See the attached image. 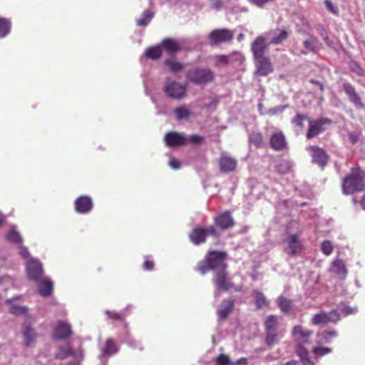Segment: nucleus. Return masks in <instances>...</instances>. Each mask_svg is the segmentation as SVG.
I'll use <instances>...</instances> for the list:
<instances>
[{
    "mask_svg": "<svg viewBox=\"0 0 365 365\" xmlns=\"http://www.w3.org/2000/svg\"><path fill=\"white\" fill-rule=\"evenodd\" d=\"M227 256V254L225 251L210 250L205 259L197 263L195 269L205 274L210 270L227 269V264L225 262Z\"/></svg>",
    "mask_w": 365,
    "mask_h": 365,
    "instance_id": "f257e3e1",
    "label": "nucleus"
},
{
    "mask_svg": "<svg viewBox=\"0 0 365 365\" xmlns=\"http://www.w3.org/2000/svg\"><path fill=\"white\" fill-rule=\"evenodd\" d=\"M186 78L196 85H206L213 81L215 73L210 68L197 67L187 72Z\"/></svg>",
    "mask_w": 365,
    "mask_h": 365,
    "instance_id": "f03ea898",
    "label": "nucleus"
},
{
    "mask_svg": "<svg viewBox=\"0 0 365 365\" xmlns=\"http://www.w3.org/2000/svg\"><path fill=\"white\" fill-rule=\"evenodd\" d=\"M208 235L218 238L220 236V233L214 225H210L206 227L196 226L190 232L188 237L193 245H200L206 242Z\"/></svg>",
    "mask_w": 365,
    "mask_h": 365,
    "instance_id": "7ed1b4c3",
    "label": "nucleus"
},
{
    "mask_svg": "<svg viewBox=\"0 0 365 365\" xmlns=\"http://www.w3.org/2000/svg\"><path fill=\"white\" fill-rule=\"evenodd\" d=\"M365 188V182L363 176L359 172H352L346 176L342 183V190L344 194L350 195L361 192Z\"/></svg>",
    "mask_w": 365,
    "mask_h": 365,
    "instance_id": "20e7f679",
    "label": "nucleus"
},
{
    "mask_svg": "<svg viewBox=\"0 0 365 365\" xmlns=\"http://www.w3.org/2000/svg\"><path fill=\"white\" fill-rule=\"evenodd\" d=\"M214 283L216 287L217 292H226L233 289L235 292L242 291V287L235 286L228 277V273L226 269H220L215 272Z\"/></svg>",
    "mask_w": 365,
    "mask_h": 365,
    "instance_id": "39448f33",
    "label": "nucleus"
},
{
    "mask_svg": "<svg viewBox=\"0 0 365 365\" xmlns=\"http://www.w3.org/2000/svg\"><path fill=\"white\" fill-rule=\"evenodd\" d=\"M163 91L168 98L180 100L185 96L187 88L185 85L167 78L164 83Z\"/></svg>",
    "mask_w": 365,
    "mask_h": 365,
    "instance_id": "423d86ee",
    "label": "nucleus"
},
{
    "mask_svg": "<svg viewBox=\"0 0 365 365\" xmlns=\"http://www.w3.org/2000/svg\"><path fill=\"white\" fill-rule=\"evenodd\" d=\"M292 336L297 344L296 351L299 349H305L304 345L312 343L311 338L313 335L312 330L307 329L301 325H296L292 329Z\"/></svg>",
    "mask_w": 365,
    "mask_h": 365,
    "instance_id": "0eeeda50",
    "label": "nucleus"
},
{
    "mask_svg": "<svg viewBox=\"0 0 365 365\" xmlns=\"http://www.w3.org/2000/svg\"><path fill=\"white\" fill-rule=\"evenodd\" d=\"M341 319L340 313L337 309L329 312H321L315 314L311 320L313 325H327L329 323L336 324Z\"/></svg>",
    "mask_w": 365,
    "mask_h": 365,
    "instance_id": "6e6552de",
    "label": "nucleus"
},
{
    "mask_svg": "<svg viewBox=\"0 0 365 365\" xmlns=\"http://www.w3.org/2000/svg\"><path fill=\"white\" fill-rule=\"evenodd\" d=\"M299 234H292L287 238L284 239L282 242L286 245L284 251L289 256L294 257L304 250V245L300 240Z\"/></svg>",
    "mask_w": 365,
    "mask_h": 365,
    "instance_id": "1a4fd4ad",
    "label": "nucleus"
},
{
    "mask_svg": "<svg viewBox=\"0 0 365 365\" xmlns=\"http://www.w3.org/2000/svg\"><path fill=\"white\" fill-rule=\"evenodd\" d=\"M332 120L327 118H321L317 120H309V128L306 134L307 139H312L319 133L325 131L326 125H330Z\"/></svg>",
    "mask_w": 365,
    "mask_h": 365,
    "instance_id": "9d476101",
    "label": "nucleus"
},
{
    "mask_svg": "<svg viewBox=\"0 0 365 365\" xmlns=\"http://www.w3.org/2000/svg\"><path fill=\"white\" fill-rule=\"evenodd\" d=\"M233 31L227 29H214L209 34V40L211 45H218L230 42L233 39Z\"/></svg>",
    "mask_w": 365,
    "mask_h": 365,
    "instance_id": "9b49d317",
    "label": "nucleus"
},
{
    "mask_svg": "<svg viewBox=\"0 0 365 365\" xmlns=\"http://www.w3.org/2000/svg\"><path fill=\"white\" fill-rule=\"evenodd\" d=\"M219 170L222 173H230L235 172L237 167V160L228 155L227 153H222L217 160Z\"/></svg>",
    "mask_w": 365,
    "mask_h": 365,
    "instance_id": "f8f14e48",
    "label": "nucleus"
},
{
    "mask_svg": "<svg viewBox=\"0 0 365 365\" xmlns=\"http://www.w3.org/2000/svg\"><path fill=\"white\" fill-rule=\"evenodd\" d=\"M215 227H218L222 231L229 230L235 225V220L231 215L230 212L225 211L214 217Z\"/></svg>",
    "mask_w": 365,
    "mask_h": 365,
    "instance_id": "ddd939ff",
    "label": "nucleus"
},
{
    "mask_svg": "<svg viewBox=\"0 0 365 365\" xmlns=\"http://www.w3.org/2000/svg\"><path fill=\"white\" fill-rule=\"evenodd\" d=\"M313 163L324 168L328 163L329 155L327 152L319 146L312 145L308 148Z\"/></svg>",
    "mask_w": 365,
    "mask_h": 365,
    "instance_id": "4468645a",
    "label": "nucleus"
},
{
    "mask_svg": "<svg viewBox=\"0 0 365 365\" xmlns=\"http://www.w3.org/2000/svg\"><path fill=\"white\" fill-rule=\"evenodd\" d=\"M186 138L184 134L177 131H169L164 137V141L168 147L175 148L186 144Z\"/></svg>",
    "mask_w": 365,
    "mask_h": 365,
    "instance_id": "2eb2a0df",
    "label": "nucleus"
},
{
    "mask_svg": "<svg viewBox=\"0 0 365 365\" xmlns=\"http://www.w3.org/2000/svg\"><path fill=\"white\" fill-rule=\"evenodd\" d=\"M256 75L266 76L273 71L272 63L266 56L255 58Z\"/></svg>",
    "mask_w": 365,
    "mask_h": 365,
    "instance_id": "dca6fc26",
    "label": "nucleus"
},
{
    "mask_svg": "<svg viewBox=\"0 0 365 365\" xmlns=\"http://www.w3.org/2000/svg\"><path fill=\"white\" fill-rule=\"evenodd\" d=\"M268 46L269 45L266 43V40L263 36L257 37L251 46L254 58L264 56L265 53L268 50Z\"/></svg>",
    "mask_w": 365,
    "mask_h": 365,
    "instance_id": "f3484780",
    "label": "nucleus"
},
{
    "mask_svg": "<svg viewBox=\"0 0 365 365\" xmlns=\"http://www.w3.org/2000/svg\"><path fill=\"white\" fill-rule=\"evenodd\" d=\"M75 210L78 213L87 214L93 208L92 199L88 196H80L74 202Z\"/></svg>",
    "mask_w": 365,
    "mask_h": 365,
    "instance_id": "a211bd4d",
    "label": "nucleus"
},
{
    "mask_svg": "<svg viewBox=\"0 0 365 365\" xmlns=\"http://www.w3.org/2000/svg\"><path fill=\"white\" fill-rule=\"evenodd\" d=\"M270 148L274 151L284 150L287 147L285 135L282 132L272 134L269 139Z\"/></svg>",
    "mask_w": 365,
    "mask_h": 365,
    "instance_id": "6ab92c4d",
    "label": "nucleus"
},
{
    "mask_svg": "<svg viewBox=\"0 0 365 365\" xmlns=\"http://www.w3.org/2000/svg\"><path fill=\"white\" fill-rule=\"evenodd\" d=\"M72 334L71 327L69 324L60 321L58 322L53 332V339L56 340L64 339Z\"/></svg>",
    "mask_w": 365,
    "mask_h": 365,
    "instance_id": "aec40b11",
    "label": "nucleus"
},
{
    "mask_svg": "<svg viewBox=\"0 0 365 365\" xmlns=\"http://www.w3.org/2000/svg\"><path fill=\"white\" fill-rule=\"evenodd\" d=\"M26 270L29 278L35 281L39 279L43 272L41 264L36 259H31L27 263Z\"/></svg>",
    "mask_w": 365,
    "mask_h": 365,
    "instance_id": "412c9836",
    "label": "nucleus"
},
{
    "mask_svg": "<svg viewBox=\"0 0 365 365\" xmlns=\"http://www.w3.org/2000/svg\"><path fill=\"white\" fill-rule=\"evenodd\" d=\"M234 306L235 300L233 299L229 298L222 300L217 311L219 319L222 321L225 320L233 310Z\"/></svg>",
    "mask_w": 365,
    "mask_h": 365,
    "instance_id": "4be33fe9",
    "label": "nucleus"
},
{
    "mask_svg": "<svg viewBox=\"0 0 365 365\" xmlns=\"http://www.w3.org/2000/svg\"><path fill=\"white\" fill-rule=\"evenodd\" d=\"M343 89L346 94L348 96L350 101L354 104L357 108H363L364 104L361 101V98L359 95L356 93L355 88L349 83H345L343 85Z\"/></svg>",
    "mask_w": 365,
    "mask_h": 365,
    "instance_id": "5701e85b",
    "label": "nucleus"
},
{
    "mask_svg": "<svg viewBox=\"0 0 365 365\" xmlns=\"http://www.w3.org/2000/svg\"><path fill=\"white\" fill-rule=\"evenodd\" d=\"M303 46L306 51H302L301 53L307 55L308 52L316 53L321 46V43L317 37L309 35V37L304 41Z\"/></svg>",
    "mask_w": 365,
    "mask_h": 365,
    "instance_id": "b1692460",
    "label": "nucleus"
},
{
    "mask_svg": "<svg viewBox=\"0 0 365 365\" xmlns=\"http://www.w3.org/2000/svg\"><path fill=\"white\" fill-rule=\"evenodd\" d=\"M21 334L23 335L26 346H29L37 336V334L35 330L31 327V324L27 322L23 324Z\"/></svg>",
    "mask_w": 365,
    "mask_h": 365,
    "instance_id": "393cba45",
    "label": "nucleus"
},
{
    "mask_svg": "<svg viewBox=\"0 0 365 365\" xmlns=\"http://www.w3.org/2000/svg\"><path fill=\"white\" fill-rule=\"evenodd\" d=\"M101 355L105 357L110 356L118 351V347L115 341L109 338L106 341L104 346L101 348Z\"/></svg>",
    "mask_w": 365,
    "mask_h": 365,
    "instance_id": "a878e982",
    "label": "nucleus"
},
{
    "mask_svg": "<svg viewBox=\"0 0 365 365\" xmlns=\"http://www.w3.org/2000/svg\"><path fill=\"white\" fill-rule=\"evenodd\" d=\"M161 48H164L170 53H176L180 50V44L178 41L171 38H166L162 41Z\"/></svg>",
    "mask_w": 365,
    "mask_h": 365,
    "instance_id": "bb28decb",
    "label": "nucleus"
},
{
    "mask_svg": "<svg viewBox=\"0 0 365 365\" xmlns=\"http://www.w3.org/2000/svg\"><path fill=\"white\" fill-rule=\"evenodd\" d=\"M6 240L14 244L21 245L23 242V239L20 235V233L16 230L15 226H12L6 234Z\"/></svg>",
    "mask_w": 365,
    "mask_h": 365,
    "instance_id": "cd10ccee",
    "label": "nucleus"
},
{
    "mask_svg": "<svg viewBox=\"0 0 365 365\" xmlns=\"http://www.w3.org/2000/svg\"><path fill=\"white\" fill-rule=\"evenodd\" d=\"M38 290L41 295L48 297L53 292V283L50 280H42L38 284Z\"/></svg>",
    "mask_w": 365,
    "mask_h": 365,
    "instance_id": "c85d7f7f",
    "label": "nucleus"
},
{
    "mask_svg": "<svg viewBox=\"0 0 365 365\" xmlns=\"http://www.w3.org/2000/svg\"><path fill=\"white\" fill-rule=\"evenodd\" d=\"M252 297L255 299V303L258 309L269 305V302L264 294L258 289H254L252 292Z\"/></svg>",
    "mask_w": 365,
    "mask_h": 365,
    "instance_id": "c756f323",
    "label": "nucleus"
},
{
    "mask_svg": "<svg viewBox=\"0 0 365 365\" xmlns=\"http://www.w3.org/2000/svg\"><path fill=\"white\" fill-rule=\"evenodd\" d=\"M145 56L152 60H158L162 56V48L160 45L149 47L145 52Z\"/></svg>",
    "mask_w": 365,
    "mask_h": 365,
    "instance_id": "7c9ffc66",
    "label": "nucleus"
},
{
    "mask_svg": "<svg viewBox=\"0 0 365 365\" xmlns=\"http://www.w3.org/2000/svg\"><path fill=\"white\" fill-rule=\"evenodd\" d=\"M265 343L267 346H272L278 342L279 336L280 335L279 329L268 330L265 331Z\"/></svg>",
    "mask_w": 365,
    "mask_h": 365,
    "instance_id": "2f4dec72",
    "label": "nucleus"
},
{
    "mask_svg": "<svg viewBox=\"0 0 365 365\" xmlns=\"http://www.w3.org/2000/svg\"><path fill=\"white\" fill-rule=\"evenodd\" d=\"M73 355V351L70 344L66 346H59L55 354V358L60 360H63L70 356Z\"/></svg>",
    "mask_w": 365,
    "mask_h": 365,
    "instance_id": "473e14b6",
    "label": "nucleus"
},
{
    "mask_svg": "<svg viewBox=\"0 0 365 365\" xmlns=\"http://www.w3.org/2000/svg\"><path fill=\"white\" fill-rule=\"evenodd\" d=\"M277 302L280 310L284 313H288L292 309V301L289 299L280 296Z\"/></svg>",
    "mask_w": 365,
    "mask_h": 365,
    "instance_id": "72a5a7b5",
    "label": "nucleus"
},
{
    "mask_svg": "<svg viewBox=\"0 0 365 365\" xmlns=\"http://www.w3.org/2000/svg\"><path fill=\"white\" fill-rule=\"evenodd\" d=\"M279 319L277 316L269 315L264 323L265 331L279 329Z\"/></svg>",
    "mask_w": 365,
    "mask_h": 365,
    "instance_id": "f704fd0d",
    "label": "nucleus"
},
{
    "mask_svg": "<svg viewBox=\"0 0 365 365\" xmlns=\"http://www.w3.org/2000/svg\"><path fill=\"white\" fill-rule=\"evenodd\" d=\"M11 22L10 19L4 17H0V38H4L10 32Z\"/></svg>",
    "mask_w": 365,
    "mask_h": 365,
    "instance_id": "c9c22d12",
    "label": "nucleus"
},
{
    "mask_svg": "<svg viewBox=\"0 0 365 365\" xmlns=\"http://www.w3.org/2000/svg\"><path fill=\"white\" fill-rule=\"evenodd\" d=\"M249 141L255 148H261L264 145L263 135L260 132H252L249 137Z\"/></svg>",
    "mask_w": 365,
    "mask_h": 365,
    "instance_id": "e433bc0d",
    "label": "nucleus"
},
{
    "mask_svg": "<svg viewBox=\"0 0 365 365\" xmlns=\"http://www.w3.org/2000/svg\"><path fill=\"white\" fill-rule=\"evenodd\" d=\"M174 113L178 120L187 119L191 115V113L186 106H180L175 108Z\"/></svg>",
    "mask_w": 365,
    "mask_h": 365,
    "instance_id": "4c0bfd02",
    "label": "nucleus"
},
{
    "mask_svg": "<svg viewBox=\"0 0 365 365\" xmlns=\"http://www.w3.org/2000/svg\"><path fill=\"white\" fill-rule=\"evenodd\" d=\"M164 63L166 66L168 67L169 71L171 73L180 72L185 68L183 63L178 62V61H173V60H170V59L166 60Z\"/></svg>",
    "mask_w": 365,
    "mask_h": 365,
    "instance_id": "58836bf2",
    "label": "nucleus"
},
{
    "mask_svg": "<svg viewBox=\"0 0 365 365\" xmlns=\"http://www.w3.org/2000/svg\"><path fill=\"white\" fill-rule=\"evenodd\" d=\"M309 118L307 115L297 113L291 120L292 125L296 128L302 130L304 128V121L308 120Z\"/></svg>",
    "mask_w": 365,
    "mask_h": 365,
    "instance_id": "ea45409f",
    "label": "nucleus"
},
{
    "mask_svg": "<svg viewBox=\"0 0 365 365\" xmlns=\"http://www.w3.org/2000/svg\"><path fill=\"white\" fill-rule=\"evenodd\" d=\"M333 271L338 274L345 275L346 274V269L342 259H336L332 262Z\"/></svg>",
    "mask_w": 365,
    "mask_h": 365,
    "instance_id": "a19ab883",
    "label": "nucleus"
},
{
    "mask_svg": "<svg viewBox=\"0 0 365 365\" xmlns=\"http://www.w3.org/2000/svg\"><path fill=\"white\" fill-rule=\"evenodd\" d=\"M154 16V14L149 11H145L143 13L142 16L137 20V25L140 26H145L151 21Z\"/></svg>",
    "mask_w": 365,
    "mask_h": 365,
    "instance_id": "79ce46f5",
    "label": "nucleus"
},
{
    "mask_svg": "<svg viewBox=\"0 0 365 365\" xmlns=\"http://www.w3.org/2000/svg\"><path fill=\"white\" fill-rule=\"evenodd\" d=\"M297 355L300 357L304 365H314V362L309 357V352L307 349H299Z\"/></svg>",
    "mask_w": 365,
    "mask_h": 365,
    "instance_id": "37998d69",
    "label": "nucleus"
},
{
    "mask_svg": "<svg viewBox=\"0 0 365 365\" xmlns=\"http://www.w3.org/2000/svg\"><path fill=\"white\" fill-rule=\"evenodd\" d=\"M321 249L324 255L329 256L332 253L334 247L331 241L324 240L322 243Z\"/></svg>",
    "mask_w": 365,
    "mask_h": 365,
    "instance_id": "c03bdc74",
    "label": "nucleus"
},
{
    "mask_svg": "<svg viewBox=\"0 0 365 365\" xmlns=\"http://www.w3.org/2000/svg\"><path fill=\"white\" fill-rule=\"evenodd\" d=\"M289 36V34L286 30H282L280 31L278 36L274 37L270 43L272 44H279L282 41H285Z\"/></svg>",
    "mask_w": 365,
    "mask_h": 365,
    "instance_id": "a18cd8bd",
    "label": "nucleus"
},
{
    "mask_svg": "<svg viewBox=\"0 0 365 365\" xmlns=\"http://www.w3.org/2000/svg\"><path fill=\"white\" fill-rule=\"evenodd\" d=\"M312 351L317 356H322L329 354L331 351V349L328 347L316 346L313 349Z\"/></svg>",
    "mask_w": 365,
    "mask_h": 365,
    "instance_id": "49530a36",
    "label": "nucleus"
},
{
    "mask_svg": "<svg viewBox=\"0 0 365 365\" xmlns=\"http://www.w3.org/2000/svg\"><path fill=\"white\" fill-rule=\"evenodd\" d=\"M317 336H321L322 340L327 342L331 338L336 337L337 336V332L336 331H325L322 333H319Z\"/></svg>",
    "mask_w": 365,
    "mask_h": 365,
    "instance_id": "de8ad7c7",
    "label": "nucleus"
},
{
    "mask_svg": "<svg viewBox=\"0 0 365 365\" xmlns=\"http://www.w3.org/2000/svg\"><path fill=\"white\" fill-rule=\"evenodd\" d=\"M350 68L351 71L356 73L359 76H363L365 73L364 69L357 62H352Z\"/></svg>",
    "mask_w": 365,
    "mask_h": 365,
    "instance_id": "09e8293b",
    "label": "nucleus"
},
{
    "mask_svg": "<svg viewBox=\"0 0 365 365\" xmlns=\"http://www.w3.org/2000/svg\"><path fill=\"white\" fill-rule=\"evenodd\" d=\"M9 312L11 314H14L15 315H21L24 314L27 312V308L25 307H19V306H11L9 309Z\"/></svg>",
    "mask_w": 365,
    "mask_h": 365,
    "instance_id": "8fccbe9b",
    "label": "nucleus"
},
{
    "mask_svg": "<svg viewBox=\"0 0 365 365\" xmlns=\"http://www.w3.org/2000/svg\"><path fill=\"white\" fill-rule=\"evenodd\" d=\"M106 315L111 319L123 321L124 317L117 312L113 311H106Z\"/></svg>",
    "mask_w": 365,
    "mask_h": 365,
    "instance_id": "3c124183",
    "label": "nucleus"
},
{
    "mask_svg": "<svg viewBox=\"0 0 365 365\" xmlns=\"http://www.w3.org/2000/svg\"><path fill=\"white\" fill-rule=\"evenodd\" d=\"M230 363L231 361L227 355L221 354L217 358V365H228Z\"/></svg>",
    "mask_w": 365,
    "mask_h": 365,
    "instance_id": "603ef678",
    "label": "nucleus"
},
{
    "mask_svg": "<svg viewBox=\"0 0 365 365\" xmlns=\"http://www.w3.org/2000/svg\"><path fill=\"white\" fill-rule=\"evenodd\" d=\"M203 140L204 138L197 134L191 135L188 138V141L193 145L200 144Z\"/></svg>",
    "mask_w": 365,
    "mask_h": 365,
    "instance_id": "864d4df0",
    "label": "nucleus"
},
{
    "mask_svg": "<svg viewBox=\"0 0 365 365\" xmlns=\"http://www.w3.org/2000/svg\"><path fill=\"white\" fill-rule=\"evenodd\" d=\"M355 312H356L355 308L344 305V306H343V307H341L339 313H341L344 316L346 317V316L353 314Z\"/></svg>",
    "mask_w": 365,
    "mask_h": 365,
    "instance_id": "5fc2aeb1",
    "label": "nucleus"
},
{
    "mask_svg": "<svg viewBox=\"0 0 365 365\" xmlns=\"http://www.w3.org/2000/svg\"><path fill=\"white\" fill-rule=\"evenodd\" d=\"M324 4L327 9L332 14H336L338 13L337 9H336L330 0H325Z\"/></svg>",
    "mask_w": 365,
    "mask_h": 365,
    "instance_id": "6e6d98bb",
    "label": "nucleus"
},
{
    "mask_svg": "<svg viewBox=\"0 0 365 365\" xmlns=\"http://www.w3.org/2000/svg\"><path fill=\"white\" fill-rule=\"evenodd\" d=\"M155 264L153 261L149 260L148 258H145V260L143 263V269L147 271H151L154 269Z\"/></svg>",
    "mask_w": 365,
    "mask_h": 365,
    "instance_id": "4d7b16f0",
    "label": "nucleus"
},
{
    "mask_svg": "<svg viewBox=\"0 0 365 365\" xmlns=\"http://www.w3.org/2000/svg\"><path fill=\"white\" fill-rule=\"evenodd\" d=\"M271 0H249V1L259 7H262Z\"/></svg>",
    "mask_w": 365,
    "mask_h": 365,
    "instance_id": "13d9d810",
    "label": "nucleus"
},
{
    "mask_svg": "<svg viewBox=\"0 0 365 365\" xmlns=\"http://www.w3.org/2000/svg\"><path fill=\"white\" fill-rule=\"evenodd\" d=\"M349 138L350 142L352 144H356L358 142L359 139V135H357L356 133H349Z\"/></svg>",
    "mask_w": 365,
    "mask_h": 365,
    "instance_id": "bf43d9fd",
    "label": "nucleus"
},
{
    "mask_svg": "<svg viewBox=\"0 0 365 365\" xmlns=\"http://www.w3.org/2000/svg\"><path fill=\"white\" fill-rule=\"evenodd\" d=\"M169 165L173 169H178L180 167V163L176 158L170 159Z\"/></svg>",
    "mask_w": 365,
    "mask_h": 365,
    "instance_id": "052dcab7",
    "label": "nucleus"
},
{
    "mask_svg": "<svg viewBox=\"0 0 365 365\" xmlns=\"http://www.w3.org/2000/svg\"><path fill=\"white\" fill-rule=\"evenodd\" d=\"M248 361L247 359L245 357H241L236 362L233 363V365H247Z\"/></svg>",
    "mask_w": 365,
    "mask_h": 365,
    "instance_id": "680f3d73",
    "label": "nucleus"
},
{
    "mask_svg": "<svg viewBox=\"0 0 365 365\" xmlns=\"http://www.w3.org/2000/svg\"><path fill=\"white\" fill-rule=\"evenodd\" d=\"M20 255L23 257L27 258L29 256V252L28 249L25 247H21L20 249Z\"/></svg>",
    "mask_w": 365,
    "mask_h": 365,
    "instance_id": "e2e57ef3",
    "label": "nucleus"
},
{
    "mask_svg": "<svg viewBox=\"0 0 365 365\" xmlns=\"http://www.w3.org/2000/svg\"><path fill=\"white\" fill-rule=\"evenodd\" d=\"M309 82L312 83V84H314V85H317L319 86V88H320V91L322 92L324 91V85L322 84V83L319 82V81L317 80H315V79H311L309 81Z\"/></svg>",
    "mask_w": 365,
    "mask_h": 365,
    "instance_id": "0e129e2a",
    "label": "nucleus"
},
{
    "mask_svg": "<svg viewBox=\"0 0 365 365\" xmlns=\"http://www.w3.org/2000/svg\"><path fill=\"white\" fill-rule=\"evenodd\" d=\"M6 222V217L3 215L0 214V227H1Z\"/></svg>",
    "mask_w": 365,
    "mask_h": 365,
    "instance_id": "69168bd1",
    "label": "nucleus"
},
{
    "mask_svg": "<svg viewBox=\"0 0 365 365\" xmlns=\"http://www.w3.org/2000/svg\"><path fill=\"white\" fill-rule=\"evenodd\" d=\"M284 365H297V364L296 361L292 360V361H289L287 362Z\"/></svg>",
    "mask_w": 365,
    "mask_h": 365,
    "instance_id": "338daca9",
    "label": "nucleus"
},
{
    "mask_svg": "<svg viewBox=\"0 0 365 365\" xmlns=\"http://www.w3.org/2000/svg\"><path fill=\"white\" fill-rule=\"evenodd\" d=\"M252 279L253 280H257V277H252Z\"/></svg>",
    "mask_w": 365,
    "mask_h": 365,
    "instance_id": "774afa93",
    "label": "nucleus"
}]
</instances>
